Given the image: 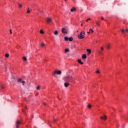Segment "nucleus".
<instances>
[{"instance_id": "obj_9", "label": "nucleus", "mask_w": 128, "mask_h": 128, "mask_svg": "<svg viewBox=\"0 0 128 128\" xmlns=\"http://www.w3.org/2000/svg\"><path fill=\"white\" fill-rule=\"evenodd\" d=\"M86 52H88V54H92V50H90V49H87Z\"/></svg>"}, {"instance_id": "obj_11", "label": "nucleus", "mask_w": 128, "mask_h": 128, "mask_svg": "<svg viewBox=\"0 0 128 128\" xmlns=\"http://www.w3.org/2000/svg\"><path fill=\"white\" fill-rule=\"evenodd\" d=\"M76 9L75 8H72L70 10V12H76Z\"/></svg>"}, {"instance_id": "obj_30", "label": "nucleus", "mask_w": 128, "mask_h": 128, "mask_svg": "<svg viewBox=\"0 0 128 128\" xmlns=\"http://www.w3.org/2000/svg\"><path fill=\"white\" fill-rule=\"evenodd\" d=\"M22 78H20L18 80V82H22Z\"/></svg>"}, {"instance_id": "obj_25", "label": "nucleus", "mask_w": 128, "mask_h": 128, "mask_svg": "<svg viewBox=\"0 0 128 128\" xmlns=\"http://www.w3.org/2000/svg\"><path fill=\"white\" fill-rule=\"evenodd\" d=\"M100 22L98 21V22H96V24L98 26H100Z\"/></svg>"}, {"instance_id": "obj_1", "label": "nucleus", "mask_w": 128, "mask_h": 128, "mask_svg": "<svg viewBox=\"0 0 128 128\" xmlns=\"http://www.w3.org/2000/svg\"><path fill=\"white\" fill-rule=\"evenodd\" d=\"M64 80L65 82H74V80H76V77L72 76L71 74H67L66 76L64 77Z\"/></svg>"}, {"instance_id": "obj_20", "label": "nucleus", "mask_w": 128, "mask_h": 128, "mask_svg": "<svg viewBox=\"0 0 128 128\" xmlns=\"http://www.w3.org/2000/svg\"><path fill=\"white\" fill-rule=\"evenodd\" d=\"M106 47L107 48L108 50H110V44H107L106 45Z\"/></svg>"}, {"instance_id": "obj_40", "label": "nucleus", "mask_w": 128, "mask_h": 128, "mask_svg": "<svg viewBox=\"0 0 128 128\" xmlns=\"http://www.w3.org/2000/svg\"><path fill=\"white\" fill-rule=\"evenodd\" d=\"M126 32H128V29L126 30Z\"/></svg>"}, {"instance_id": "obj_5", "label": "nucleus", "mask_w": 128, "mask_h": 128, "mask_svg": "<svg viewBox=\"0 0 128 128\" xmlns=\"http://www.w3.org/2000/svg\"><path fill=\"white\" fill-rule=\"evenodd\" d=\"M100 118L101 120H106V118H108V116H106V115H104V116H100Z\"/></svg>"}, {"instance_id": "obj_35", "label": "nucleus", "mask_w": 128, "mask_h": 128, "mask_svg": "<svg viewBox=\"0 0 128 128\" xmlns=\"http://www.w3.org/2000/svg\"><path fill=\"white\" fill-rule=\"evenodd\" d=\"M22 84L23 86H24V84H26V82L22 81Z\"/></svg>"}, {"instance_id": "obj_41", "label": "nucleus", "mask_w": 128, "mask_h": 128, "mask_svg": "<svg viewBox=\"0 0 128 128\" xmlns=\"http://www.w3.org/2000/svg\"><path fill=\"white\" fill-rule=\"evenodd\" d=\"M102 20H104V18H102Z\"/></svg>"}, {"instance_id": "obj_34", "label": "nucleus", "mask_w": 128, "mask_h": 128, "mask_svg": "<svg viewBox=\"0 0 128 128\" xmlns=\"http://www.w3.org/2000/svg\"><path fill=\"white\" fill-rule=\"evenodd\" d=\"M88 108H92V105L88 104Z\"/></svg>"}, {"instance_id": "obj_13", "label": "nucleus", "mask_w": 128, "mask_h": 128, "mask_svg": "<svg viewBox=\"0 0 128 128\" xmlns=\"http://www.w3.org/2000/svg\"><path fill=\"white\" fill-rule=\"evenodd\" d=\"M64 86L65 88H68V86H70V84L65 82L64 84Z\"/></svg>"}, {"instance_id": "obj_18", "label": "nucleus", "mask_w": 128, "mask_h": 128, "mask_svg": "<svg viewBox=\"0 0 128 128\" xmlns=\"http://www.w3.org/2000/svg\"><path fill=\"white\" fill-rule=\"evenodd\" d=\"M0 86L2 90H4V84H0Z\"/></svg>"}, {"instance_id": "obj_16", "label": "nucleus", "mask_w": 128, "mask_h": 128, "mask_svg": "<svg viewBox=\"0 0 128 128\" xmlns=\"http://www.w3.org/2000/svg\"><path fill=\"white\" fill-rule=\"evenodd\" d=\"M96 74H100V69H98L96 72Z\"/></svg>"}, {"instance_id": "obj_36", "label": "nucleus", "mask_w": 128, "mask_h": 128, "mask_svg": "<svg viewBox=\"0 0 128 128\" xmlns=\"http://www.w3.org/2000/svg\"><path fill=\"white\" fill-rule=\"evenodd\" d=\"M125 30H124V29H122V32L123 34H124V32H125Z\"/></svg>"}, {"instance_id": "obj_26", "label": "nucleus", "mask_w": 128, "mask_h": 128, "mask_svg": "<svg viewBox=\"0 0 128 128\" xmlns=\"http://www.w3.org/2000/svg\"><path fill=\"white\" fill-rule=\"evenodd\" d=\"M68 52H70V50H68V49H66V50H64V52H65L66 53Z\"/></svg>"}, {"instance_id": "obj_29", "label": "nucleus", "mask_w": 128, "mask_h": 128, "mask_svg": "<svg viewBox=\"0 0 128 128\" xmlns=\"http://www.w3.org/2000/svg\"><path fill=\"white\" fill-rule=\"evenodd\" d=\"M23 60H24V62H26L28 60V59L26 57H24Z\"/></svg>"}, {"instance_id": "obj_10", "label": "nucleus", "mask_w": 128, "mask_h": 128, "mask_svg": "<svg viewBox=\"0 0 128 128\" xmlns=\"http://www.w3.org/2000/svg\"><path fill=\"white\" fill-rule=\"evenodd\" d=\"M90 32L92 34V32H94V30L92 28L90 29L89 32H88L87 34H90Z\"/></svg>"}, {"instance_id": "obj_37", "label": "nucleus", "mask_w": 128, "mask_h": 128, "mask_svg": "<svg viewBox=\"0 0 128 128\" xmlns=\"http://www.w3.org/2000/svg\"><path fill=\"white\" fill-rule=\"evenodd\" d=\"M88 20H90V18H88V20H86V22H88Z\"/></svg>"}, {"instance_id": "obj_44", "label": "nucleus", "mask_w": 128, "mask_h": 128, "mask_svg": "<svg viewBox=\"0 0 128 128\" xmlns=\"http://www.w3.org/2000/svg\"><path fill=\"white\" fill-rule=\"evenodd\" d=\"M65 0V2H66V0Z\"/></svg>"}, {"instance_id": "obj_7", "label": "nucleus", "mask_w": 128, "mask_h": 128, "mask_svg": "<svg viewBox=\"0 0 128 128\" xmlns=\"http://www.w3.org/2000/svg\"><path fill=\"white\" fill-rule=\"evenodd\" d=\"M4 66H6V64H4V62H2V60H0V66H1V68H2Z\"/></svg>"}, {"instance_id": "obj_27", "label": "nucleus", "mask_w": 128, "mask_h": 128, "mask_svg": "<svg viewBox=\"0 0 128 128\" xmlns=\"http://www.w3.org/2000/svg\"><path fill=\"white\" fill-rule=\"evenodd\" d=\"M56 74H57V72H56H56H54L53 73L52 75L54 76H56Z\"/></svg>"}, {"instance_id": "obj_4", "label": "nucleus", "mask_w": 128, "mask_h": 128, "mask_svg": "<svg viewBox=\"0 0 128 128\" xmlns=\"http://www.w3.org/2000/svg\"><path fill=\"white\" fill-rule=\"evenodd\" d=\"M20 124H21L20 121L18 120L16 121V128H18V126H20Z\"/></svg>"}, {"instance_id": "obj_33", "label": "nucleus", "mask_w": 128, "mask_h": 128, "mask_svg": "<svg viewBox=\"0 0 128 128\" xmlns=\"http://www.w3.org/2000/svg\"><path fill=\"white\" fill-rule=\"evenodd\" d=\"M40 34H44V32L42 30H40Z\"/></svg>"}, {"instance_id": "obj_22", "label": "nucleus", "mask_w": 128, "mask_h": 128, "mask_svg": "<svg viewBox=\"0 0 128 128\" xmlns=\"http://www.w3.org/2000/svg\"><path fill=\"white\" fill-rule=\"evenodd\" d=\"M11 80L12 82H14V80H16V78H14V77L12 76L11 78Z\"/></svg>"}, {"instance_id": "obj_42", "label": "nucleus", "mask_w": 128, "mask_h": 128, "mask_svg": "<svg viewBox=\"0 0 128 128\" xmlns=\"http://www.w3.org/2000/svg\"><path fill=\"white\" fill-rule=\"evenodd\" d=\"M56 119H54V122H56Z\"/></svg>"}, {"instance_id": "obj_8", "label": "nucleus", "mask_w": 128, "mask_h": 128, "mask_svg": "<svg viewBox=\"0 0 128 128\" xmlns=\"http://www.w3.org/2000/svg\"><path fill=\"white\" fill-rule=\"evenodd\" d=\"M101 51H99L98 52L100 54H102V50H104V47H101L100 48Z\"/></svg>"}, {"instance_id": "obj_14", "label": "nucleus", "mask_w": 128, "mask_h": 128, "mask_svg": "<svg viewBox=\"0 0 128 128\" xmlns=\"http://www.w3.org/2000/svg\"><path fill=\"white\" fill-rule=\"evenodd\" d=\"M18 4L20 8H22V4H20V3L18 2Z\"/></svg>"}, {"instance_id": "obj_21", "label": "nucleus", "mask_w": 128, "mask_h": 128, "mask_svg": "<svg viewBox=\"0 0 128 128\" xmlns=\"http://www.w3.org/2000/svg\"><path fill=\"white\" fill-rule=\"evenodd\" d=\"M68 40H70V42H72L73 38H72V37H70L68 38Z\"/></svg>"}, {"instance_id": "obj_2", "label": "nucleus", "mask_w": 128, "mask_h": 128, "mask_svg": "<svg viewBox=\"0 0 128 128\" xmlns=\"http://www.w3.org/2000/svg\"><path fill=\"white\" fill-rule=\"evenodd\" d=\"M86 35V32L83 31L80 33V34L78 35V38L80 40H82L84 38V36Z\"/></svg>"}, {"instance_id": "obj_6", "label": "nucleus", "mask_w": 128, "mask_h": 128, "mask_svg": "<svg viewBox=\"0 0 128 128\" xmlns=\"http://www.w3.org/2000/svg\"><path fill=\"white\" fill-rule=\"evenodd\" d=\"M52 20L50 18H46V22L48 24V22H52Z\"/></svg>"}, {"instance_id": "obj_15", "label": "nucleus", "mask_w": 128, "mask_h": 128, "mask_svg": "<svg viewBox=\"0 0 128 128\" xmlns=\"http://www.w3.org/2000/svg\"><path fill=\"white\" fill-rule=\"evenodd\" d=\"M78 64H84V62H82V60H78Z\"/></svg>"}, {"instance_id": "obj_3", "label": "nucleus", "mask_w": 128, "mask_h": 128, "mask_svg": "<svg viewBox=\"0 0 128 128\" xmlns=\"http://www.w3.org/2000/svg\"><path fill=\"white\" fill-rule=\"evenodd\" d=\"M62 32L64 34H68V29H66V28H63L62 29Z\"/></svg>"}, {"instance_id": "obj_28", "label": "nucleus", "mask_w": 128, "mask_h": 128, "mask_svg": "<svg viewBox=\"0 0 128 128\" xmlns=\"http://www.w3.org/2000/svg\"><path fill=\"white\" fill-rule=\"evenodd\" d=\"M30 8H28L26 13L27 14H30Z\"/></svg>"}, {"instance_id": "obj_17", "label": "nucleus", "mask_w": 128, "mask_h": 128, "mask_svg": "<svg viewBox=\"0 0 128 128\" xmlns=\"http://www.w3.org/2000/svg\"><path fill=\"white\" fill-rule=\"evenodd\" d=\"M56 72H57V74H62V71L60 70L56 71Z\"/></svg>"}, {"instance_id": "obj_19", "label": "nucleus", "mask_w": 128, "mask_h": 128, "mask_svg": "<svg viewBox=\"0 0 128 128\" xmlns=\"http://www.w3.org/2000/svg\"><path fill=\"white\" fill-rule=\"evenodd\" d=\"M54 34L55 36H58V30H56L54 32Z\"/></svg>"}, {"instance_id": "obj_23", "label": "nucleus", "mask_w": 128, "mask_h": 128, "mask_svg": "<svg viewBox=\"0 0 128 128\" xmlns=\"http://www.w3.org/2000/svg\"><path fill=\"white\" fill-rule=\"evenodd\" d=\"M64 40H66V42H68V36H65Z\"/></svg>"}, {"instance_id": "obj_32", "label": "nucleus", "mask_w": 128, "mask_h": 128, "mask_svg": "<svg viewBox=\"0 0 128 128\" xmlns=\"http://www.w3.org/2000/svg\"><path fill=\"white\" fill-rule=\"evenodd\" d=\"M5 56L6 58H8V56H10V54H5Z\"/></svg>"}, {"instance_id": "obj_39", "label": "nucleus", "mask_w": 128, "mask_h": 128, "mask_svg": "<svg viewBox=\"0 0 128 128\" xmlns=\"http://www.w3.org/2000/svg\"><path fill=\"white\" fill-rule=\"evenodd\" d=\"M10 34H12V30H10Z\"/></svg>"}, {"instance_id": "obj_12", "label": "nucleus", "mask_w": 128, "mask_h": 128, "mask_svg": "<svg viewBox=\"0 0 128 128\" xmlns=\"http://www.w3.org/2000/svg\"><path fill=\"white\" fill-rule=\"evenodd\" d=\"M82 60H84V59L86 58V54H84L82 56Z\"/></svg>"}, {"instance_id": "obj_24", "label": "nucleus", "mask_w": 128, "mask_h": 128, "mask_svg": "<svg viewBox=\"0 0 128 128\" xmlns=\"http://www.w3.org/2000/svg\"><path fill=\"white\" fill-rule=\"evenodd\" d=\"M36 90H40V86H37L36 88Z\"/></svg>"}, {"instance_id": "obj_43", "label": "nucleus", "mask_w": 128, "mask_h": 128, "mask_svg": "<svg viewBox=\"0 0 128 128\" xmlns=\"http://www.w3.org/2000/svg\"><path fill=\"white\" fill-rule=\"evenodd\" d=\"M81 26H82V24H81Z\"/></svg>"}, {"instance_id": "obj_38", "label": "nucleus", "mask_w": 128, "mask_h": 128, "mask_svg": "<svg viewBox=\"0 0 128 128\" xmlns=\"http://www.w3.org/2000/svg\"><path fill=\"white\" fill-rule=\"evenodd\" d=\"M38 12H42V10H40V9H38Z\"/></svg>"}, {"instance_id": "obj_31", "label": "nucleus", "mask_w": 128, "mask_h": 128, "mask_svg": "<svg viewBox=\"0 0 128 128\" xmlns=\"http://www.w3.org/2000/svg\"><path fill=\"white\" fill-rule=\"evenodd\" d=\"M40 45L42 48L44 46V43H41Z\"/></svg>"}]
</instances>
